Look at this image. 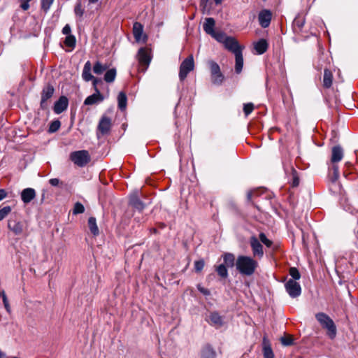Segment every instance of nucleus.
<instances>
[{"label": "nucleus", "mask_w": 358, "mask_h": 358, "mask_svg": "<svg viewBox=\"0 0 358 358\" xmlns=\"http://www.w3.org/2000/svg\"><path fill=\"white\" fill-rule=\"evenodd\" d=\"M258 267V262L250 256L239 255L236 260V268L242 275H252Z\"/></svg>", "instance_id": "nucleus-1"}, {"label": "nucleus", "mask_w": 358, "mask_h": 358, "mask_svg": "<svg viewBox=\"0 0 358 358\" xmlns=\"http://www.w3.org/2000/svg\"><path fill=\"white\" fill-rule=\"evenodd\" d=\"M315 318L321 326L327 330V336L331 339H334L336 336L337 330L333 320L328 315L324 313H317L315 315Z\"/></svg>", "instance_id": "nucleus-2"}, {"label": "nucleus", "mask_w": 358, "mask_h": 358, "mask_svg": "<svg viewBox=\"0 0 358 358\" xmlns=\"http://www.w3.org/2000/svg\"><path fill=\"white\" fill-rule=\"evenodd\" d=\"M208 64L212 83L216 85H221L224 80V76L221 72L219 64L213 60L208 61Z\"/></svg>", "instance_id": "nucleus-3"}, {"label": "nucleus", "mask_w": 358, "mask_h": 358, "mask_svg": "<svg viewBox=\"0 0 358 358\" xmlns=\"http://www.w3.org/2000/svg\"><path fill=\"white\" fill-rule=\"evenodd\" d=\"M70 158L75 164L80 167L85 166L90 161L89 152L85 150L71 152Z\"/></svg>", "instance_id": "nucleus-4"}, {"label": "nucleus", "mask_w": 358, "mask_h": 358, "mask_svg": "<svg viewBox=\"0 0 358 358\" xmlns=\"http://www.w3.org/2000/svg\"><path fill=\"white\" fill-rule=\"evenodd\" d=\"M194 68V62L192 55L188 56L185 59H184L180 66V71H179V78L181 81L184 80L188 73L193 71Z\"/></svg>", "instance_id": "nucleus-5"}, {"label": "nucleus", "mask_w": 358, "mask_h": 358, "mask_svg": "<svg viewBox=\"0 0 358 358\" xmlns=\"http://www.w3.org/2000/svg\"><path fill=\"white\" fill-rule=\"evenodd\" d=\"M55 88L52 85L46 84L41 92V99L40 106L42 109H46L48 107V100L50 99L54 94Z\"/></svg>", "instance_id": "nucleus-6"}, {"label": "nucleus", "mask_w": 358, "mask_h": 358, "mask_svg": "<svg viewBox=\"0 0 358 358\" xmlns=\"http://www.w3.org/2000/svg\"><path fill=\"white\" fill-rule=\"evenodd\" d=\"M285 287L287 292L292 298H296L301 293V285L299 282L292 279H289L285 284Z\"/></svg>", "instance_id": "nucleus-7"}, {"label": "nucleus", "mask_w": 358, "mask_h": 358, "mask_svg": "<svg viewBox=\"0 0 358 358\" xmlns=\"http://www.w3.org/2000/svg\"><path fill=\"white\" fill-rule=\"evenodd\" d=\"M129 205L138 213H141L145 208V204L139 199L136 192L129 196Z\"/></svg>", "instance_id": "nucleus-8"}, {"label": "nucleus", "mask_w": 358, "mask_h": 358, "mask_svg": "<svg viewBox=\"0 0 358 358\" xmlns=\"http://www.w3.org/2000/svg\"><path fill=\"white\" fill-rule=\"evenodd\" d=\"M344 156V151L342 147L339 145H335L331 148V155L330 163L331 166L338 165L337 164L341 162Z\"/></svg>", "instance_id": "nucleus-9"}, {"label": "nucleus", "mask_w": 358, "mask_h": 358, "mask_svg": "<svg viewBox=\"0 0 358 358\" xmlns=\"http://www.w3.org/2000/svg\"><path fill=\"white\" fill-rule=\"evenodd\" d=\"M250 243L253 256L262 258L264 256V250L260 241L253 236L250 238Z\"/></svg>", "instance_id": "nucleus-10"}, {"label": "nucleus", "mask_w": 358, "mask_h": 358, "mask_svg": "<svg viewBox=\"0 0 358 358\" xmlns=\"http://www.w3.org/2000/svg\"><path fill=\"white\" fill-rule=\"evenodd\" d=\"M224 45L227 50L231 52L234 55L238 54L243 50V48L239 45L238 41L234 37H228V38L225 41Z\"/></svg>", "instance_id": "nucleus-11"}, {"label": "nucleus", "mask_w": 358, "mask_h": 358, "mask_svg": "<svg viewBox=\"0 0 358 358\" xmlns=\"http://www.w3.org/2000/svg\"><path fill=\"white\" fill-rule=\"evenodd\" d=\"M137 57L139 64L144 66V70H146L151 61V57L148 50L145 48H141L138 50Z\"/></svg>", "instance_id": "nucleus-12"}, {"label": "nucleus", "mask_w": 358, "mask_h": 358, "mask_svg": "<svg viewBox=\"0 0 358 358\" xmlns=\"http://www.w3.org/2000/svg\"><path fill=\"white\" fill-rule=\"evenodd\" d=\"M272 18V13L269 10L264 9L261 10L258 15L259 24L263 28H266L270 25Z\"/></svg>", "instance_id": "nucleus-13"}, {"label": "nucleus", "mask_w": 358, "mask_h": 358, "mask_svg": "<svg viewBox=\"0 0 358 358\" xmlns=\"http://www.w3.org/2000/svg\"><path fill=\"white\" fill-rule=\"evenodd\" d=\"M69 106V100L65 96H62L55 103L53 110L56 114H60L65 111Z\"/></svg>", "instance_id": "nucleus-14"}, {"label": "nucleus", "mask_w": 358, "mask_h": 358, "mask_svg": "<svg viewBox=\"0 0 358 358\" xmlns=\"http://www.w3.org/2000/svg\"><path fill=\"white\" fill-rule=\"evenodd\" d=\"M133 34L136 42L145 41L147 36L143 35V26L138 22L134 23Z\"/></svg>", "instance_id": "nucleus-15"}, {"label": "nucleus", "mask_w": 358, "mask_h": 358, "mask_svg": "<svg viewBox=\"0 0 358 358\" xmlns=\"http://www.w3.org/2000/svg\"><path fill=\"white\" fill-rule=\"evenodd\" d=\"M104 99L103 96L101 94L99 90L96 88L95 92L88 96L84 101V104L87 106H91L94 104H96L103 101Z\"/></svg>", "instance_id": "nucleus-16"}, {"label": "nucleus", "mask_w": 358, "mask_h": 358, "mask_svg": "<svg viewBox=\"0 0 358 358\" xmlns=\"http://www.w3.org/2000/svg\"><path fill=\"white\" fill-rule=\"evenodd\" d=\"M8 228L17 236L21 235L24 231L22 222L16 220H9L8 222Z\"/></svg>", "instance_id": "nucleus-17"}, {"label": "nucleus", "mask_w": 358, "mask_h": 358, "mask_svg": "<svg viewBox=\"0 0 358 358\" xmlns=\"http://www.w3.org/2000/svg\"><path fill=\"white\" fill-rule=\"evenodd\" d=\"M35 196L36 191L31 187L25 188L21 192V199L24 203H30Z\"/></svg>", "instance_id": "nucleus-18"}, {"label": "nucleus", "mask_w": 358, "mask_h": 358, "mask_svg": "<svg viewBox=\"0 0 358 358\" xmlns=\"http://www.w3.org/2000/svg\"><path fill=\"white\" fill-rule=\"evenodd\" d=\"M262 352L264 358H274L271 344L266 336H264L262 340Z\"/></svg>", "instance_id": "nucleus-19"}, {"label": "nucleus", "mask_w": 358, "mask_h": 358, "mask_svg": "<svg viewBox=\"0 0 358 358\" xmlns=\"http://www.w3.org/2000/svg\"><path fill=\"white\" fill-rule=\"evenodd\" d=\"M111 127V121L109 117H103L99 123L98 129L102 134H106L109 132Z\"/></svg>", "instance_id": "nucleus-20"}, {"label": "nucleus", "mask_w": 358, "mask_h": 358, "mask_svg": "<svg viewBox=\"0 0 358 358\" xmlns=\"http://www.w3.org/2000/svg\"><path fill=\"white\" fill-rule=\"evenodd\" d=\"M208 322L210 325L215 326L217 328L221 327L223 325V319L217 312L210 313Z\"/></svg>", "instance_id": "nucleus-21"}, {"label": "nucleus", "mask_w": 358, "mask_h": 358, "mask_svg": "<svg viewBox=\"0 0 358 358\" xmlns=\"http://www.w3.org/2000/svg\"><path fill=\"white\" fill-rule=\"evenodd\" d=\"M306 22L305 17L301 15L298 14L293 21V30L295 33H299L302 28L303 27Z\"/></svg>", "instance_id": "nucleus-22"}, {"label": "nucleus", "mask_w": 358, "mask_h": 358, "mask_svg": "<svg viewBox=\"0 0 358 358\" xmlns=\"http://www.w3.org/2000/svg\"><path fill=\"white\" fill-rule=\"evenodd\" d=\"M215 21L213 17L206 18L205 22L203 24L204 31L210 36L215 34Z\"/></svg>", "instance_id": "nucleus-23"}, {"label": "nucleus", "mask_w": 358, "mask_h": 358, "mask_svg": "<svg viewBox=\"0 0 358 358\" xmlns=\"http://www.w3.org/2000/svg\"><path fill=\"white\" fill-rule=\"evenodd\" d=\"M339 176L338 165H332L329 167V178L332 184L336 185L339 178Z\"/></svg>", "instance_id": "nucleus-24"}, {"label": "nucleus", "mask_w": 358, "mask_h": 358, "mask_svg": "<svg viewBox=\"0 0 358 358\" xmlns=\"http://www.w3.org/2000/svg\"><path fill=\"white\" fill-rule=\"evenodd\" d=\"M91 70H92L91 62L90 61H87L84 65L83 73H82V78L86 82H89V81L92 80L94 77L91 73Z\"/></svg>", "instance_id": "nucleus-25"}, {"label": "nucleus", "mask_w": 358, "mask_h": 358, "mask_svg": "<svg viewBox=\"0 0 358 358\" xmlns=\"http://www.w3.org/2000/svg\"><path fill=\"white\" fill-rule=\"evenodd\" d=\"M201 358H216V352L210 345H206L201 350Z\"/></svg>", "instance_id": "nucleus-26"}, {"label": "nucleus", "mask_w": 358, "mask_h": 358, "mask_svg": "<svg viewBox=\"0 0 358 358\" xmlns=\"http://www.w3.org/2000/svg\"><path fill=\"white\" fill-rule=\"evenodd\" d=\"M254 47L259 55H262L267 50L268 44L265 39H260L255 43Z\"/></svg>", "instance_id": "nucleus-27"}, {"label": "nucleus", "mask_w": 358, "mask_h": 358, "mask_svg": "<svg viewBox=\"0 0 358 358\" xmlns=\"http://www.w3.org/2000/svg\"><path fill=\"white\" fill-rule=\"evenodd\" d=\"M333 74L330 70L325 69L324 71L323 86L325 88H330L332 85Z\"/></svg>", "instance_id": "nucleus-28"}, {"label": "nucleus", "mask_w": 358, "mask_h": 358, "mask_svg": "<svg viewBox=\"0 0 358 358\" xmlns=\"http://www.w3.org/2000/svg\"><path fill=\"white\" fill-rule=\"evenodd\" d=\"M224 264L227 267H233L236 266V260L235 256L232 253L227 252L222 255Z\"/></svg>", "instance_id": "nucleus-29"}, {"label": "nucleus", "mask_w": 358, "mask_h": 358, "mask_svg": "<svg viewBox=\"0 0 358 358\" xmlns=\"http://www.w3.org/2000/svg\"><path fill=\"white\" fill-rule=\"evenodd\" d=\"M235 55V71L236 73L239 74L243 69V57L242 52H238Z\"/></svg>", "instance_id": "nucleus-30"}, {"label": "nucleus", "mask_w": 358, "mask_h": 358, "mask_svg": "<svg viewBox=\"0 0 358 358\" xmlns=\"http://www.w3.org/2000/svg\"><path fill=\"white\" fill-rule=\"evenodd\" d=\"M118 108L121 110H124L127 108V98L124 92H120L117 96Z\"/></svg>", "instance_id": "nucleus-31"}, {"label": "nucleus", "mask_w": 358, "mask_h": 358, "mask_svg": "<svg viewBox=\"0 0 358 358\" xmlns=\"http://www.w3.org/2000/svg\"><path fill=\"white\" fill-rule=\"evenodd\" d=\"M88 226H89V229H90V232L94 235V236H97L99 235V228L97 227V224H96V220L95 217H90L89 219H88Z\"/></svg>", "instance_id": "nucleus-32"}, {"label": "nucleus", "mask_w": 358, "mask_h": 358, "mask_svg": "<svg viewBox=\"0 0 358 358\" xmlns=\"http://www.w3.org/2000/svg\"><path fill=\"white\" fill-rule=\"evenodd\" d=\"M116 73L117 71L115 68L108 69L104 75V80L108 83H113L115 79Z\"/></svg>", "instance_id": "nucleus-33"}, {"label": "nucleus", "mask_w": 358, "mask_h": 358, "mask_svg": "<svg viewBox=\"0 0 358 358\" xmlns=\"http://www.w3.org/2000/svg\"><path fill=\"white\" fill-rule=\"evenodd\" d=\"M108 65L103 64L100 62L97 61L93 66V71L96 75H101L108 69Z\"/></svg>", "instance_id": "nucleus-34"}, {"label": "nucleus", "mask_w": 358, "mask_h": 358, "mask_svg": "<svg viewBox=\"0 0 358 358\" xmlns=\"http://www.w3.org/2000/svg\"><path fill=\"white\" fill-rule=\"evenodd\" d=\"M215 271L217 273L218 275L222 278H227L229 275L227 267L225 264H220L219 266H215Z\"/></svg>", "instance_id": "nucleus-35"}, {"label": "nucleus", "mask_w": 358, "mask_h": 358, "mask_svg": "<svg viewBox=\"0 0 358 358\" xmlns=\"http://www.w3.org/2000/svg\"><path fill=\"white\" fill-rule=\"evenodd\" d=\"M85 13V10L83 8L82 3L80 1H78L74 7V13L77 17H78L79 20L81 21L83 14Z\"/></svg>", "instance_id": "nucleus-36"}, {"label": "nucleus", "mask_w": 358, "mask_h": 358, "mask_svg": "<svg viewBox=\"0 0 358 358\" xmlns=\"http://www.w3.org/2000/svg\"><path fill=\"white\" fill-rule=\"evenodd\" d=\"M211 36L216 39L218 42L222 43L223 44L225 43V41L229 37L227 36L222 31H215V34H212Z\"/></svg>", "instance_id": "nucleus-37"}, {"label": "nucleus", "mask_w": 358, "mask_h": 358, "mask_svg": "<svg viewBox=\"0 0 358 358\" xmlns=\"http://www.w3.org/2000/svg\"><path fill=\"white\" fill-rule=\"evenodd\" d=\"M76 37L73 35L71 34L66 36L64 41V44L69 48H74L76 46Z\"/></svg>", "instance_id": "nucleus-38"}, {"label": "nucleus", "mask_w": 358, "mask_h": 358, "mask_svg": "<svg viewBox=\"0 0 358 358\" xmlns=\"http://www.w3.org/2000/svg\"><path fill=\"white\" fill-rule=\"evenodd\" d=\"M61 122L59 120H54L52 121L49 127L48 131L50 133L56 132L60 128Z\"/></svg>", "instance_id": "nucleus-39"}, {"label": "nucleus", "mask_w": 358, "mask_h": 358, "mask_svg": "<svg viewBox=\"0 0 358 358\" xmlns=\"http://www.w3.org/2000/svg\"><path fill=\"white\" fill-rule=\"evenodd\" d=\"M84 211H85L84 206L80 202H76L75 203L73 209V214L78 215V214L84 213Z\"/></svg>", "instance_id": "nucleus-40"}, {"label": "nucleus", "mask_w": 358, "mask_h": 358, "mask_svg": "<svg viewBox=\"0 0 358 358\" xmlns=\"http://www.w3.org/2000/svg\"><path fill=\"white\" fill-rule=\"evenodd\" d=\"M12 208L9 206H6L0 209V221L3 220L11 212Z\"/></svg>", "instance_id": "nucleus-41"}, {"label": "nucleus", "mask_w": 358, "mask_h": 358, "mask_svg": "<svg viewBox=\"0 0 358 358\" xmlns=\"http://www.w3.org/2000/svg\"><path fill=\"white\" fill-rule=\"evenodd\" d=\"M260 241L264 243L266 247L270 248L271 247L273 242L267 238L266 236L264 233H260L259 235Z\"/></svg>", "instance_id": "nucleus-42"}, {"label": "nucleus", "mask_w": 358, "mask_h": 358, "mask_svg": "<svg viewBox=\"0 0 358 358\" xmlns=\"http://www.w3.org/2000/svg\"><path fill=\"white\" fill-rule=\"evenodd\" d=\"M289 275L292 278V279L294 280H299L301 278V274L299 270L295 267H291L289 268Z\"/></svg>", "instance_id": "nucleus-43"}, {"label": "nucleus", "mask_w": 358, "mask_h": 358, "mask_svg": "<svg viewBox=\"0 0 358 358\" xmlns=\"http://www.w3.org/2000/svg\"><path fill=\"white\" fill-rule=\"evenodd\" d=\"M53 1L54 0H41V9L47 13L50 10Z\"/></svg>", "instance_id": "nucleus-44"}, {"label": "nucleus", "mask_w": 358, "mask_h": 358, "mask_svg": "<svg viewBox=\"0 0 358 358\" xmlns=\"http://www.w3.org/2000/svg\"><path fill=\"white\" fill-rule=\"evenodd\" d=\"M280 342L284 346H290L293 345L294 340L292 336H283L280 338Z\"/></svg>", "instance_id": "nucleus-45"}, {"label": "nucleus", "mask_w": 358, "mask_h": 358, "mask_svg": "<svg viewBox=\"0 0 358 358\" xmlns=\"http://www.w3.org/2000/svg\"><path fill=\"white\" fill-rule=\"evenodd\" d=\"M204 265H205V262H204L203 259H201L198 261H196L194 262L195 271L197 273L201 271L204 267Z\"/></svg>", "instance_id": "nucleus-46"}, {"label": "nucleus", "mask_w": 358, "mask_h": 358, "mask_svg": "<svg viewBox=\"0 0 358 358\" xmlns=\"http://www.w3.org/2000/svg\"><path fill=\"white\" fill-rule=\"evenodd\" d=\"M254 109V105L252 103H245L243 106V111L246 116L249 115Z\"/></svg>", "instance_id": "nucleus-47"}, {"label": "nucleus", "mask_w": 358, "mask_h": 358, "mask_svg": "<svg viewBox=\"0 0 358 358\" xmlns=\"http://www.w3.org/2000/svg\"><path fill=\"white\" fill-rule=\"evenodd\" d=\"M2 299H3V303L6 310H7L8 313H10V305H9L7 296L5 294H3Z\"/></svg>", "instance_id": "nucleus-48"}, {"label": "nucleus", "mask_w": 358, "mask_h": 358, "mask_svg": "<svg viewBox=\"0 0 358 358\" xmlns=\"http://www.w3.org/2000/svg\"><path fill=\"white\" fill-rule=\"evenodd\" d=\"M197 289L204 296H209L210 294V292L209 291V289L202 287L201 285H197Z\"/></svg>", "instance_id": "nucleus-49"}, {"label": "nucleus", "mask_w": 358, "mask_h": 358, "mask_svg": "<svg viewBox=\"0 0 358 358\" xmlns=\"http://www.w3.org/2000/svg\"><path fill=\"white\" fill-rule=\"evenodd\" d=\"M71 29L69 24H66L62 29V34L64 35H71Z\"/></svg>", "instance_id": "nucleus-50"}, {"label": "nucleus", "mask_w": 358, "mask_h": 358, "mask_svg": "<svg viewBox=\"0 0 358 358\" xmlns=\"http://www.w3.org/2000/svg\"><path fill=\"white\" fill-rule=\"evenodd\" d=\"M92 80V85H93L94 90V91H96V88H98L97 85L99 83H101L102 81L100 78H95V77H94V78Z\"/></svg>", "instance_id": "nucleus-51"}, {"label": "nucleus", "mask_w": 358, "mask_h": 358, "mask_svg": "<svg viewBox=\"0 0 358 358\" xmlns=\"http://www.w3.org/2000/svg\"><path fill=\"white\" fill-rule=\"evenodd\" d=\"M60 181L58 178H51L50 180H49V183L52 185V186H54V187H56V186H58L59 184Z\"/></svg>", "instance_id": "nucleus-52"}, {"label": "nucleus", "mask_w": 358, "mask_h": 358, "mask_svg": "<svg viewBox=\"0 0 358 358\" xmlns=\"http://www.w3.org/2000/svg\"><path fill=\"white\" fill-rule=\"evenodd\" d=\"M7 195L8 193L4 189H0V201L4 199Z\"/></svg>", "instance_id": "nucleus-53"}, {"label": "nucleus", "mask_w": 358, "mask_h": 358, "mask_svg": "<svg viewBox=\"0 0 358 358\" xmlns=\"http://www.w3.org/2000/svg\"><path fill=\"white\" fill-rule=\"evenodd\" d=\"M20 7L23 10H27L29 8V4L27 1H21Z\"/></svg>", "instance_id": "nucleus-54"}, {"label": "nucleus", "mask_w": 358, "mask_h": 358, "mask_svg": "<svg viewBox=\"0 0 358 358\" xmlns=\"http://www.w3.org/2000/svg\"><path fill=\"white\" fill-rule=\"evenodd\" d=\"M299 179L297 178H294L293 180L292 185L294 187H296L299 185Z\"/></svg>", "instance_id": "nucleus-55"}, {"label": "nucleus", "mask_w": 358, "mask_h": 358, "mask_svg": "<svg viewBox=\"0 0 358 358\" xmlns=\"http://www.w3.org/2000/svg\"><path fill=\"white\" fill-rule=\"evenodd\" d=\"M252 196V193L251 192H249L247 194V199L248 201H251Z\"/></svg>", "instance_id": "nucleus-56"}, {"label": "nucleus", "mask_w": 358, "mask_h": 358, "mask_svg": "<svg viewBox=\"0 0 358 358\" xmlns=\"http://www.w3.org/2000/svg\"><path fill=\"white\" fill-rule=\"evenodd\" d=\"M208 2V0H201V5L206 6Z\"/></svg>", "instance_id": "nucleus-57"}, {"label": "nucleus", "mask_w": 358, "mask_h": 358, "mask_svg": "<svg viewBox=\"0 0 358 358\" xmlns=\"http://www.w3.org/2000/svg\"><path fill=\"white\" fill-rule=\"evenodd\" d=\"M0 358H6V354L0 350Z\"/></svg>", "instance_id": "nucleus-58"}, {"label": "nucleus", "mask_w": 358, "mask_h": 358, "mask_svg": "<svg viewBox=\"0 0 358 358\" xmlns=\"http://www.w3.org/2000/svg\"><path fill=\"white\" fill-rule=\"evenodd\" d=\"M223 0H214L216 5H220L222 3Z\"/></svg>", "instance_id": "nucleus-59"}, {"label": "nucleus", "mask_w": 358, "mask_h": 358, "mask_svg": "<svg viewBox=\"0 0 358 358\" xmlns=\"http://www.w3.org/2000/svg\"><path fill=\"white\" fill-rule=\"evenodd\" d=\"M89 3H95L99 1V0H88Z\"/></svg>", "instance_id": "nucleus-60"}, {"label": "nucleus", "mask_w": 358, "mask_h": 358, "mask_svg": "<svg viewBox=\"0 0 358 358\" xmlns=\"http://www.w3.org/2000/svg\"><path fill=\"white\" fill-rule=\"evenodd\" d=\"M134 220H136L137 222H141L140 217H134Z\"/></svg>", "instance_id": "nucleus-61"}, {"label": "nucleus", "mask_w": 358, "mask_h": 358, "mask_svg": "<svg viewBox=\"0 0 358 358\" xmlns=\"http://www.w3.org/2000/svg\"><path fill=\"white\" fill-rule=\"evenodd\" d=\"M20 1H27V2H29L31 1V0H19Z\"/></svg>", "instance_id": "nucleus-62"}, {"label": "nucleus", "mask_w": 358, "mask_h": 358, "mask_svg": "<svg viewBox=\"0 0 358 358\" xmlns=\"http://www.w3.org/2000/svg\"><path fill=\"white\" fill-rule=\"evenodd\" d=\"M44 196H45V194H43V195H42V199H44Z\"/></svg>", "instance_id": "nucleus-63"}]
</instances>
